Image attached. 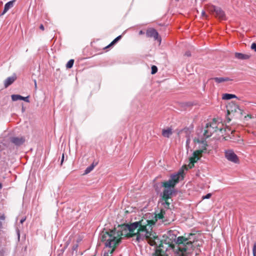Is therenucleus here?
<instances>
[{
  "label": "nucleus",
  "instance_id": "f257e3e1",
  "mask_svg": "<svg viewBox=\"0 0 256 256\" xmlns=\"http://www.w3.org/2000/svg\"><path fill=\"white\" fill-rule=\"evenodd\" d=\"M184 170L181 168L178 172L170 174L168 180L158 182L157 180L162 178V176L160 175L152 180V188L154 189L162 191V194L172 199L177 195L178 190L176 188V186L180 181L184 180Z\"/></svg>",
  "mask_w": 256,
  "mask_h": 256
},
{
  "label": "nucleus",
  "instance_id": "f03ea898",
  "mask_svg": "<svg viewBox=\"0 0 256 256\" xmlns=\"http://www.w3.org/2000/svg\"><path fill=\"white\" fill-rule=\"evenodd\" d=\"M186 234H184V236H179L176 239V242L174 244L176 246L174 249V254L178 256H188V250L185 246V242L188 240L186 239Z\"/></svg>",
  "mask_w": 256,
  "mask_h": 256
},
{
  "label": "nucleus",
  "instance_id": "7ed1b4c3",
  "mask_svg": "<svg viewBox=\"0 0 256 256\" xmlns=\"http://www.w3.org/2000/svg\"><path fill=\"white\" fill-rule=\"evenodd\" d=\"M227 114L226 116V122H230L231 120L232 117H234L236 114L237 112V110L239 108V106L237 105L236 102L234 101H232L229 102L226 106Z\"/></svg>",
  "mask_w": 256,
  "mask_h": 256
},
{
  "label": "nucleus",
  "instance_id": "20e7f679",
  "mask_svg": "<svg viewBox=\"0 0 256 256\" xmlns=\"http://www.w3.org/2000/svg\"><path fill=\"white\" fill-rule=\"evenodd\" d=\"M154 190L156 194L159 196L158 204H161L166 209H170V202H169L168 200L170 198L162 194V191H159L156 189H154Z\"/></svg>",
  "mask_w": 256,
  "mask_h": 256
},
{
  "label": "nucleus",
  "instance_id": "39448f33",
  "mask_svg": "<svg viewBox=\"0 0 256 256\" xmlns=\"http://www.w3.org/2000/svg\"><path fill=\"white\" fill-rule=\"evenodd\" d=\"M146 35L147 38H152L154 40H156L160 43L161 42V36H160L158 31L153 28H148L146 32Z\"/></svg>",
  "mask_w": 256,
  "mask_h": 256
},
{
  "label": "nucleus",
  "instance_id": "423d86ee",
  "mask_svg": "<svg viewBox=\"0 0 256 256\" xmlns=\"http://www.w3.org/2000/svg\"><path fill=\"white\" fill-rule=\"evenodd\" d=\"M154 252L152 254V256H155L156 254L158 256H168L166 252L168 250V248L166 246H164L162 242H160L157 246H154Z\"/></svg>",
  "mask_w": 256,
  "mask_h": 256
},
{
  "label": "nucleus",
  "instance_id": "0eeeda50",
  "mask_svg": "<svg viewBox=\"0 0 256 256\" xmlns=\"http://www.w3.org/2000/svg\"><path fill=\"white\" fill-rule=\"evenodd\" d=\"M122 238L118 236L112 237V238H108V241L105 244V247L111 248L112 246L118 248L122 243Z\"/></svg>",
  "mask_w": 256,
  "mask_h": 256
},
{
  "label": "nucleus",
  "instance_id": "6e6552de",
  "mask_svg": "<svg viewBox=\"0 0 256 256\" xmlns=\"http://www.w3.org/2000/svg\"><path fill=\"white\" fill-rule=\"evenodd\" d=\"M225 157L229 161L237 164L239 162V159L238 156L232 150H227L225 152Z\"/></svg>",
  "mask_w": 256,
  "mask_h": 256
},
{
  "label": "nucleus",
  "instance_id": "1a4fd4ad",
  "mask_svg": "<svg viewBox=\"0 0 256 256\" xmlns=\"http://www.w3.org/2000/svg\"><path fill=\"white\" fill-rule=\"evenodd\" d=\"M204 142H201L202 146H200V148L194 151V156L198 155L201 157L202 156L203 154L207 152V146H208V142L206 138H203Z\"/></svg>",
  "mask_w": 256,
  "mask_h": 256
},
{
  "label": "nucleus",
  "instance_id": "9d476101",
  "mask_svg": "<svg viewBox=\"0 0 256 256\" xmlns=\"http://www.w3.org/2000/svg\"><path fill=\"white\" fill-rule=\"evenodd\" d=\"M162 242L166 245H167L166 247L168 248V249L170 248L174 252V249L176 246H175V244L172 243V241H171L170 237H168V236L166 234L163 235L162 236Z\"/></svg>",
  "mask_w": 256,
  "mask_h": 256
},
{
  "label": "nucleus",
  "instance_id": "9b49d317",
  "mask_svg": "<svg viewBox=\"0 0 256 256\" xmlns=\"http://www.w3.org/2000/svg\"><path fill=\"white\" fill-rule=\"evenodd\" d=\"M9 140L10 142L14 144L15 146H20L24 143L26 139L23 136H22L20 138L16 136H10L9 138Z\"/></svg>",
  "mask_w": 256,
  "mask_h": 256
},
{
  "label": "nucleus",
  "instance_id": "f8f14e48",
  "mask_svg": "<svg viewBox=\"0 0 256 256\" xmlns=\"http://www.w3.org/2000/svg\"><path fill=\"white\" fill-rule=\"evenodd\" d=\"M194 126L193 124H191L189 127L186 126L184 128L180 130L177 129L176 130V132L177 135L178 136H180L184 132L185 134L186 137L188 136H190L191 132Z\"/></svg>",
  "mask_w": 256,
  "mask_h": 256
},
{
  "label": "nucleus",
  "instance_id": "ddd939ff",
  "mask_svg": "<svg viewBox=\"0 0 256 256\" xmlns=\"http://www.w3.org/2000/svg\"><path fill=\"white\" fill-rule=\"evenodd\" d=\"M108 236L109 237V234L108 230L104 228L100 234L99 239L101 242H104L105 244L108 241V239H107Z\"/></svg>",
  "mask_w": 256,
  "mask_h": 256
},
{
  "label": "nucleus",
  "instance_id": "4468645a",
  "mask_svg": "<svg viewBox=\"0 0 256 256\" xmlns=\"http://www.w3.org/2000/svg\"><path fill=\"white\" fill-rule=\"evenodd\" d=\"M17 79L16 74L14 73L12 76L8 77L4 82V88H7L10 86Z\"/></svg>",
  "mask_w": 256,
  "mask_h": 256
},
{
  "label": "nucleus",
  "instance_id": "2eb2a0df",
  "mask_svg": "<svg viewBox=\"0 0 256 256\" xmlns=\"http://www.w3.org/2000/svg\"><path fill=\"white\" fill-rule=\"evenodd\" d=\"M142 221H137L130 223V224H127L128 230L130 232H134V230L140 226Z\"/></svg>",
  "mask_w": 256,
  "mask_h": 256
},
{
  "label": "nucleus",
  "instance_id": "dca6fc26",
  "mask_svg": "<svg viewBox=\"0 0 256 256\" xmlns=\"http://www.w3.org/2000/svg\"><path fill=\"white\" fill-rule=\"evenodd\" d=\"M201 158V156L198 155L194 156V152H193L192 156L189 158L190 168H192L194 167V163L197 162L198 160H200Z\"/></svg>",
  "mask_w": 256,
  "mask_h": 256
},
{
  "label": "nucleus",
  "instance_id": "f3484780",
  "mask_svg": "<svg viewBox=\"0 0 256 256\" xmlns=\"http://www.w3.org/2000/svg\"><path fill=\"white\" fill-rule=\"evenodd\" d=\"M156 232H153L152 229L150 230H148V229L145 232V234L148 236V243L150 246H154V244L152 242V239L153 238L152 236H154V234H156Z\"/></svg>",
  "mask_w": 256,
  "mask_h": 256
},
{
  "label": "nucleus",
  "instance_id": "a211bd4d",
  "mask_svg": "<svg viewBox=\"0 0 256 256\" xmlns=\"http://www.w3.org/2000/svg\"><path fill=\"white\" fill-rule=\"evenodd\" d=\"M192 242V240H186V242H185L184 245L186 246V248L188 250V252H188L187 254L188 256H189L190 254H191L195 248V246L193 244L194 242Z\"/></svg>",
  "mask_w": 256,
  "mask_h": 256
},
{
  "label": "nucleus",
  "instance_id": "6ab92c4d",
  "mask_svg": "<svg viewBox=\"0 0 256 256\" xmlns=\"http://www.w3.org/2000/svg\"><path fill=\"white\" fill-rule=\"evenodd\" d=\"M16 0H12L8 2H6L4 6V10L2 13L0 14V16L4 15L6 14L10 8H12L14 6V4L16 2Z\"/></svg>",
  "mask_w": 256,
  "mask_h": 256
},
{
  "label": "nucleus",
  "instance_id": "aec40b11",
  "mask_svg": "<svg viewBox=\"0 0 256 256\" xmlns=\"http://www.w3.org/2000/svg\"><path fill=\"white\" fill-rule=\"evenodd\" d=\"M217 130H219L221 132L222 136H223L224 134H228V136H226L224 138V139L226 140H228L227 138L228 137H229L230 138H231V137H230V134L227 133V132L228 131L230 132V133L232 134L234 132L233 131H231V130H230V128L229 126H226V128L224 129L222 128H218V129H217Z\"/></svg>",
  "mask_w": 256,
  "mask_h": 256
},
{
  "label": "nucleus",
  "instance_id": "412c9836",
  "mask_svg": "<svg viewBox=\"0 0 256 256\" xmlns=\"http://www.w3.org/2000/svg\"><path fill=\"white\" fill-rule=\"evenodd\" d=\"M216 16L221 20L226 19L225 12L220 7L218 6L215 12Z\"/></svg>",
  "mask_w": 256,
  "mask_h": 256
},
{
  "label": "nucleus",
  "instance_id": "4be33fe9",
  "mask_svg": "<svg viewBox=\"0 0 256 256\" xmlns=\"http://www.w3.org/2000/svg\"><path fill=\"white\" fill-rule=\"evenodd\" d=\"M250 55L244 54L240 52H236L234 54L235 58L240 60H248L250 58Z\"/></svg>",
  "mask_w": 256,
  "mask_h": 256
},
{
  "label": "nucleus",
  "instance_id": "5701e85b",
  "mask_svg": "<svg viewBox=\"0 0 256 256\" xmlns=\"http://www.w3.org/2000/svg\"><path fill=\"white\" fill-rule=\"evenodd\" d=\"M141 221H142L141 225H140V226H138V231L140 233L143 232H145L146 231V230H148V228H146L147 226L150 225V227L151 226V224H150V222L151 220H146V222H148V224H142V221H143L142 220Z\"/></svg>",
  "mask_w": 256,
  "mask_h": 256
},
{
  "label": "nucleus",
  "instance_id": "b1692460",
  "mask_svg": "<svg viewBox=\"0 0 256 256\" xmlns=\"http://www.w3.org/2000/svg\"><path fill=\"white\" fill-rule=\"evenodd\" d=\"M172 134V131L171 128H168L162 130V134L164 138H170Z\"/></svg>",
  "mask_w": 256,
  "mask_h": 256
},
{
  "label": "nucleus",
  "instance_id": "393cba45",
  "mask_svg": "<svg viewBox=\"0 0 256 256\" xmlns=\"http://www.w3.org/2000/svg\"><path fill=\"white\" fill-rule=\"evenodd\" d=\"M98 160H94L92 163L85 170L84 174H88L90 173L94 170V168L98 165Z\"/></svg>",
  "mask_w": 256,
  "mask_h": 256
},
{
  "label": "nucleus",
  "instance_id": "a878e982",
  "mask_svg": "<svg viewBox=\"0 0 256 256\" xmlns=\"http://www.w3.org/2000/svg\"><path fill=\"white\" fill-rule=\"evenodd\" d=\"M153 238L152 242H154V245L153 246H157L159 244L162 242V238H160V236H158L156 234H154V236H152Z\"/></svg>",
  "mask_w": 256,
  "mask_h": 256
},
{
  "label": "nucleus",
  "instance_id": "bb28decb",
  "mask_svg": "<svg viewBox=\"0 0 256 256\" xmlns=\"http://www.w3.org/2000/svg\"><path fill=\"white\" fill-rule=\"evenodd\" d=\"M234 98L239 100V98L234 94L225 93L222 96V99L224 100H230Z\"/></svg>",
  "mask_w": 256,
  "mask_h": 256
},
{
  "label": "nucleus",
  "instance_id": "cd10ccee",
  "mask_svg": "<svg viewBox=\"0 0 256 256\" xmlns=\"http://www.w3.org/2000/svg\"><path fill=\"white\" fill-rule=\"evenodd\" d=\"M215 132H216V130H204L203 136L202 137L203 138H206V139H207L208 138L212 136V134Z\"/></svg>",
  "mask_w": 256,
  "mask_h": 256
},
{
  "label": "nucleus",
  "instance_id": "c85d7f7f",
  "mask_svg": "<svg viewBox=\"0 0 256 256\" xmlns=\"http://www.w3.org/2000/svg\"><path fill=\"white\" fill-rule=\"evenodd\" d=\"M168 237H170L171 241H172V243L176 242V239L177 238L176 234H174V232L173 230H169L168 232Z\"/></svg>",
  "mask_w": 256,
  "mask_h": 256
},
{
  "label": "nucleus",
  "instance_id": "c756f323",
  "mask_svg": "<svg viewBox=\"0 0 256 256\" xmlns=\"http://www.w3.org/2000/svg\"><path fill=\"white\" fill-rule=\"evenodd\" d=\"M187 236H186V239L188 240H191L192 242H194L195 241L197 240V238L196 234L193 233H190L188 234H186Z\"/></svg>",
  "mask_w": 256,
  "mask_h": 256
},
{
  "label": "nucleus",
  "instance_id": "7c9ffc66",
  "mask_svg": "<svg viewBox=\"0 0 256 256\" xmlns=\"http://www.w3.org/2000/svg\"><path fill=\"white\" fill-rule=\"evenodd\" d=\"M166 214V211L164 208H161L160 213L156 214V217L159 220H163L164 218V215Z\"/></svg>",
  "mask_w": 256,
  "mask_h": 256
},
{
  "label": "nucleus",
  "instance_id": "2f4dec72",
  "mask_svg": "<svg viewBox=\"0 0 256 256\" xmlns=\"http://www.w3.org/2000/svg\"><path fill=\"white\" fill-rule=\"evenodd\" d=\"M218 6L213 4H210L208 6L207 10L212 14L216 12Z\"/></svg>",
  "mask_w": 256,
  "mask_h": 256
},
{
  "label": "nucleus",
  "instance_id": "473e14b6",
  "mask_svg": "<svg viewBox=\"0 0 256 256\" xmlns=\"http://www.w3.org/2000/svg\"><path fill=\"white\" fill-rule=\"evenodd\" d=\"M116 228H114L112 229H110L109 230H108V233L109 234V238H112V237H115L116 233Z\"/></svg>",
  "mask_w": 256,
  "mask_h": 256
},
{
  "label": "nucleus",
  "instance_id": "72a5a7b5",
  "mask_svg": "<svg viewBox=\"0 0 256 256\" xmlns=\"http://www.w3.org/2000/svg\"><path fill=\"white\" fill-rule=\"evenodd\" d=\"M116 234V236H118V238H122L123 236L124 237H130L128 232L124 234L122 230H117Z\"/></svg>",
  "mask_w": 256,
  "mask_h": 256
},
{
  "label": "nucleus",
  "instance_id": "f704fd0d",
  "mask_svg": "<svg viewBox=\"0 0 256 256\" xmlns=\"http://www.w3.org/2000/svg\"><path fill=\"white\" fill-rule=\"evenodd\" d=\"M244 114H245L244 110L238 108L237 112L236 114L235 117L236 118H241L244 115Z\"/></svg>",
  "mask_w": 256,
  "mask_h": 256
},
{
  "label": "nucleus",
  "instance_id": "c9c22d12",
  "mask_svg": "<svg viewBox=\"0 0 256 256\" xmlns=\"http://www.w3.org/2000/svg\"><path fill=\"white\" fill-rule=\"evenodd\" d=\"M118 227L120 228L118 230H122L123 232L124 231L127 232V231L128 230L127 224H118Z\"/></svg>",
  "mask_w": 256,
  "mask_h": 256
},
{
  "label": "nucleus",
  "instance_id": "e433bc0d",
  "mask_svg": "<svg viewBox=\"0 0 256 256\" xmlns=\"http://www.w3.org/2000/svg\"><path fill=\"white\" fill-rule=\"evenodd\" d=\"M22 96L18 94H14L11 96L12 100L14 102H16L18 100H21Z\"/></svg>",
  "mask_w": 256,
  "mask_h": 256
},
{
  "label": "nucleus",
  "instance_id": "4c0bfd02",
  "mask_svg": "<svg viewBox=\"0 0 256 256\" xmlns=\"http://www.w3.org/2000/svg\"><path fill=\"white\" fill-rule=\"evenodd\" d=\"M74 59H70L69 60L66 64V68L67 69L71 68L74 65Z\"/></svg>",
  "mask_w": 256,
  "mask_h": 256
},
{
  "label": "nucleus",
  "instance_id": "58836bf2",
  "mask_svg": "<svg viewBox=\"0 0 256 256\" xmlns=\"http://www.w3.org/2000/svg\"><path fill=\"white\" fill-rule=\"evenodd\" d=\"M212 79L214 80L217 83H221V82H224V77H221V78L215 77V78H212Z\"/></svg>",
  "mask_w": 256,
  "mask_h": 256
},
{
  "label": "nucleus",
  "instance_id": "ea45409f",
  "mask_svg": "<svg viewBox=\"0 0 256 256\" xmlns=\"http://www.w3.org/2000/svg\"><path fill=\"white\" fill-rule=\"evenodd\" d=\"M158 70V67L155 65H152L151 66V74H156Z\"/></svg>",
  "mask_w": 256,
  "mask_h": 256
},
{
  "label": "nucleus",
  "instance_id": "a19ab883",
  "mask_svg": "<svg viewBox=\"0 0 256 256\" xmlns=\"http://www.w3.org/2000/svg\"><path fill=\"white\" fill-rule=\"evenodd\" d=\"M193 140H194V144H196V143L200 144L201 142H204L202 137L200 138H198L195 137L194 138Z\"/></svg>",
  "mask_w": 256,
  "mask_h": 256
},
{
  "label": "nucleus",
  "instance_id": "79ce46f5",
  "mask_svg": "<svg viewBox=\"0 0 256 256\" xmlns=\"http://www.w3.org/2000/svg\"><path fill=\"white\" fill-rule=\"evenodd\" d=\"M122 38V35H120L118 36H117L116 38H115L112 42L113 44L115 45Z\"/></svg>",
  "mask_w": 256,
  "mask_h": 256
},
{
  "label": "nucleus",
  "instance_id": "37998d69",
  "mask_svg": "<svg viewBox=\"0 0 256 256\" xmlns=\"http://www.w3.org/2000/svg\"><path fill=\"white\" fill-rule=\"evenodd\" d=\"M111 248L110 250H108L106 251L110 254L111 256H112V254H113L114 252H115L116 248H115L114 246H112V248Z\"/></svg>",
  "mask_w": 256,
  "mask_h": 256
},
{
  "label": "nucleus",
  "instance_id": "c03bdc74",
  "mask_svg": "<svg viewBox=\"0 0 256 256\" xmlns=\"http://www.w3.org/2000/svg\"><path fill=\"white\" fill-rule=\"evenodd\" d=\"M211 127L212 128H218V126L216 125V122L215 119H213V122H211Z\"/></svg>",
  "mask_w": 256,
  "mask_h": 256
},
{
  "label": "nucleus",
  "instance_id": "a18cd8bd",
  "mask_svg": "<svg viewBox=\"0 0 256 256\" xmlns=\"http://www.w3.org/2000/svg\"><path fill=\"white\" fill-rule=\"evenodd\" d=\"M30 98V96H26V97L22 96L21 100H24L26 102H30V101L29 100Z\"/></svg>",
  "mask_w": 256,
  "mask_h": 256
},
{
  "label": "nucleus",
  "instance_id": "49530a36",
  "mask_svg": "<svg viewBox=\"0 0 256 256\" xmlns=\"http://www.w3.org/2000/svg\"><path fill=\"white\" fill-rule=\"evenodd\" d=\"M78 243H76L75 244H74L72 247V252H74V251H76V252H77V250H78Z\"/></svg>",
  "mask_w": 256,
  "mask_h": 256
},
{
  "label": "nucleus",
  "instance_id": "de8ad7c7",
  "mask_svg": "<svg viewBox=\"0 0 256 256\" xmlns=\"http://www.w3.org/2000/svg\"><path fill=\"white\" fill-rule=\"evenodd\" d=\"M212 196V194L211 193H208L206 194L205 196H203L202 197V200L208 199L211 198Z\"/></svg>",
  "mask_w": 256,
  "mask_h": 256
},
{
  "label": "nucleus",
  "instance_id": "09e8293b",
  "mask_svg": "<svg viewBox=\"0 0 256 256\" xmlns=\"http://www.w3.org/2000/svg\"><path fill=\"white\" fill-rule=\"evenodd\" d=\"M253 256H256V242L254 243L252 248Z\"/></svg>",
  "mask_w": 256,
  "mask_h": 256
},
{
  "label": "nucleus",
  "instance_id": "8fccbe9b",
  "mask_svg": "<svg viewBox=\"0 0 256 256\" xmlns=\"http://www.w3.org/2000/svg\"><path fill=\"white\" fill-rule=\"evenodd\" d=\"M140 235H141V236H142V241L144 240H146L147 242H148V236H146L145 234H141L140 233Z\"/></svg>",
  "mask_w": 256,
  "mask_h": 256
},
{
  "label": "nucleus",
  "instance_id": "3c124183",
  "mask_svg": "<svg viewBox=\"0 0 256 256\" xmlns=\"http://www.w3.org/2000/svg\"><path fill=\"white\" fill-rule=\"evenodd\" d=\"M250 48L254 52H256V43L253 42L251 45Z\"/></svg>",
  "mask_w": 256,
  "mask_h": 256
},
{
  "label": "nucleus",
  "instance_id": "603ef678",
  "mask_svg": "<svg viewBox=\"0 0 256 256\" xmlns=\"http://www.w3.org/2000/svg\"><path fill=\"white\" fill-rule=\"evenodd\" d=\"M136 241L138 242H140V241H142V236L140 234H138V236L136 237Z\"/></svg>",
  "mask_w": 256,
  "mask_h": 256
},
{
  "label": "nucleus",
  "instance_id": "864d4df0",
  "mask_svg": "<svg viewBox=\"0 0 256 256\" xmlns=\"http://www.w3.org/2000/svg\"><path fill=\"white\" fill-rule=\"evenodd\" d=\"M132 234V235H131V237H133V236H138V234H140V233L138 231L137 232H130Z\"/></svg>",
  "mask_w": 256,
  "mask_h": 256
},
{
  "label": "nucleus",
  "instance_id": "5fc2aeb1",
  "mask_svg": "<svg viewBox=\"0 0 256 256\" xmlns=\"http://www.w3.org/2000/svg\"><path fill=\"white\" fill-rule=\"evenodd\" d=\"M184 56L190 57L191 56V52L190 50L186 51L184 53Z\"/></svg>",
  "mask_w": 256,
  "mask_h": 256
},
{
  "label": "nucleus",
  "instance_id": "6e6d98bb",
  "mask_svg": "<svg viewBox=\"0 0 256 256\" xmlns=\"http://www.w3.org/2000/svg\"><path fill=\"white\" fill-rule=\"evenodd\" d=\"M186 138V144H190V136H188Z\"/></svg>",
  "mask_w": 256,
  "mask_h": 256
},
{
  "label": "nucleus",
  "instance_id": "4d7b16f0",
  "mask_svg": "<svg viewBox=\"0 0 256 256\" xmlns=\"http://www.w3.org/2000/svg\"><path fill=\"white\" fill-rule=\"evenodd\" d=\"M64 154L63 153L62 156V158H61L60 166L62 165V164H63V162H64Z\"/></svg>",
  "mask_w": 256,
  "mask_h": 256
},
{
  "label": "nucleus",
  "instance_id": "13d9d810",
  "mask_svg": "<svg viewBox=\"0 0 256 256\" xmlns=\"http://www.w3.org/2000/svg\"><path fill=\"white\" fill-rule=\"evenodd\" d=\"M193 105L192 103V102H186L185 103V106H191Z\"/></svg>",
  "mask_w": 256,
  "mask_h": 256
},
{
  "label": "nucleus",
  "instance_id": "bf43d9fd",
  "mask_svg": "<svg viewBox=\"0 0 256 256\" xmlns=\"http://www.w3.org/2000/svg\"><path fill=\"white\" fill-rule=\"evenodd\" d=\"M4 250L3 248L0 249V256H4Z\"/></svg>",
  "mask_w": 256,
  "mask_h": 256
},
{
  "label": "nucleus",
  "instance_id": "052dcab7",
  "mask_svg": "<svg viewBox=\"0 0 256 256\" xmlns=\"http://www.w3.org/2000/svg\"><path fill=\"white\" fill-rule=\"evenodd\" d=\"M211 126H212L211 122H208L206 124L205 128H210Z\"/></svg>",
  "mask_w": 256,
  "mask_h": 256
},
{
  "label": "nucleus",
  "instance_id": "680f3d73",
  "mask_svg": "<svg viewBox=\"0 0 256 256\" xmlns=\"http://www.w3.org/2000/svg\"><path fill=\"white\" fill-rule=\"evenodd\" d=\"M202 16H203L206 17V18H208V15H206V14L205 12L204 11V10L202 12Z\"/></svg>",
  "mask_w": 256,
  "mask_h": 256
},
{
  "label": "nucleus",
  "instance_id": "e2e57ef3",
  "mask_svg": "<svg viewBox=\"0 0 256 256\" xmlns=\"http://www.w3.org/2000/svg\"><path fill=\"white\" fill-rule=\"evenodd\" d=\"M16 234L18 235V238L20 239V230L18 228L16 229Z\"/></svg>",
  "mask_w": 256,
  "mask_h": 256
},
{
  "label": "nucleus",
  "instance_id": "0e129e2a",
  "mask_svg": "<svg viewBox=\"0 0 256 256\" xmlns=\"http://www.w3.org/2000/svg\"><path fill=\"white\" fill-rule=\"evenodd\" d=\"M224 82H228L232 80L230 78L228 77H224Z\"/></svg>",
  "mask_w": 256,
  "mask_h": 256
},
{
  "label": "nucleus",
  "instance_id": "69168bd1",
  "mask_svg": "<svg viewBox=\"0 0 256 256\" xmlns=\"http://www.w3.org/2000/svg\"><path fill=\"white\" fill-rule=\"evenodd\" d=\"M39 28L42 30H44V25L42 24H40V26H39Z\"/></svg>",
  "mask_w": 256,
  "mask_h": 256
},
{
  "label": "nucleus",
  "instance_id": "338daca9",
  "mask_svg": "<svg viewBox=\"0 0 256 256\" xmlns=\"http://www.w3.org/2000/svg\"><path fill=\"white\" fill-rule=\"evenodd\" d=\"M6 218V216L4 214H2L0 216V220H4Z\"/></svg>",
  "mask_w": 256,
  "mask_h": 256
},
{
  "label": "nucleus",
  "instance_id": "774afa93",
  "mask_svg": "<svg viewBox=\"0 0 256 256\" xmlns=\"http://www.w3.org/2000/svg\"><path fill=\"white\" fill-rule=\"evenodd\" d=\"M26 218H22V219L20 220V222L21 224H22L24 223V222L26 220Z\"/></svg>",
  "mask_w": 256,
  "mask_h": 256
}]
</instances>
